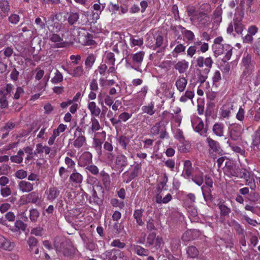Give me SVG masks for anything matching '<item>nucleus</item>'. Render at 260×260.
Masks as SVG:
<instances>
[{
  "label": "nucleus",
  "mask_w": 260,
  "mask_h": 260,
  "mask_svg": "<svg viewBox=\"0 0 260 260\" xmlns=\"http://www.w3.org/2000/svg\"><path fill=\"white\" fill-rule=\"evenodd\" d=\"M148 90V87L147 85L143 86L140 91L134 95V100L136 102L142 104L146 98Z\"/></svg>",
  "instance_id": "nucleus-20"
},
{
  "label": "nucleus",
  "mask_w": 260,
  "mask_h": 260,
  "mask_svg": "<svg viewBox=\"0 0 260 260\" xmlns=\"http://www.w3.org/2000/svg\"><path fill=\"white\" fill-rule=\"evenodd\" d=\"M253 175L251 171L245 169V172L242 174L241 177L245 180L246 185H249L251 189H254L256 187Z\"/></svg>",
  "instance_id": "nucleus-16"
},
{
  "label": "nucleus",
  "mask_w": 260,
  "mask_h": 260,
  "mask_svg": "<svg viewBox=\"0 0 260 260\" xmlns=\"http://www.w3.org/2000/svg\"><path fill=\"white\" fill-rule=\"evenodd\" d=\"M206 143L209 147V152L210 154L215 155L216 153L219 152L220 147L219 143L212 139V138L208 137L206 139Z\"/></svg>",
  "instance_id": "nucleus-17"
},
{
  "label": "nucleus",
  "mask_w": 260,
  "mask_h": 260,
  "mask_svg": "<svg viewBox=\"0 0 260 260\" xmlns=\"http://www.w3.org/2000/svg\"><path fill=\"white\" fill-rule=\"evenodd\" d=\"M86 144V138L83 135H80L74 141V146L79 149L83 147Z\"/></svg>",
  "instance_id": "nucleus-37"
},
{
  "label": "nucleus",
  "mask_w": 260,
  "mask_h": 260,
  "mask_svg": "<svg viewBox=\"0 0 260 260\" xmlns=\"http://www.w3.org/2000/svg\"><path fill=\"white\" fill-rule=\"evenodd\" d=\"M18 188L23 193L29 192L34 189V184L26 180H21L18 183Z\"/></svg>",
  "instance_id": "nucleus-22"
},
{
  "label": "nucleus",
  "mask_w": 260,
  "mask_h": 260,
  "mask_svg": "<svg viewBox=\"0 0 260 260\" xmlns=\"http://www.w3.org/2000/svg\"><path fill=\"white\" fill-rule=\"evenodd\" d=\"M8 2L6 0L0 1V17H5L9 10Z\"/></svg>",
  "instance_id": "nucleus-34"
},
{
  "label": "nucleus",
  "mask_w": 260,
  "mask_h": 260,
  "mask_svg": "<svg viewBox=\"0 0 260 260\" xmlns=\"http://www.w3.org/2000/svg\"><path fill=\"white\" fill-rule=\"evenodd\" d=\"M229 128L230 129V137L234 141L239 140L244 132V128L240 124H232Z\"/></svg>",
  "instance_id": "nucleus-10"
},
{
  "label": "nucleus",
  "mask_w": 260,
  "mask_h": 260,
  "mask_svg": "<svg viewBox=\"0 0 260 260\" xmlns=\"http://www.w3.org/2000/svg\"><path fill=\"white\" fill-rule=\"evenodd\" d=\"M100 175L105 188H109L111 184V179L109 174L104 171H102L100 172Z\"/></svg>",
  "instance_id": "nucleus-39"
},
{
  "label": "nucleus",
  "mask_w": 260,
  "mask_h": 260,
  "mask_svg": "<svg viewBox=\"0 0 260 260\" xmlns=\"http://www.w3.org/2000/svg\"><path fill=\"white\" fill-rule=\"evenodd\" d=\"M246 169H240L237 165L229 162L226 164L224 169V174L229 177H236L241 178L242 174Z\"/></svg>",
  "instance_id": "nucleus-6"
},
{
  "label": "nucleus",
  "mask_w": 260,
  "mask_h": 260,
  "mask_svg": "<svg viewBox=\"0 0 260 260\" xmlns=\"http://www.w3.org/2000/svg\"><path fill=\"white\" fill-rule=\"evenodd\" d=\"M51 151V148L46 145H43L42 143H39L36 145L35 153L42 154L45 153L46 155L49 154Z\"/></svg>",
  "instance_id": "nucleus-33"
},
{
  "label": "nucleus",
  "mask_w": 260,
  "mask_h": 260,
  "mask_svg": "<svg viewBox=\"0 0 260 260\" xmlns=\"http://www.w3.org/2000/svg\"><path fill=\"white\" fill-rule=\"evenodd\" d=\"M85 171L87 173L89 172L93 175H97L99 173L98 168L94 165H88L85 168Z\"/></svg>",
  "instance_id": "nucleus-52"
},
{
  "label": "nucleus",
  "mask_w": 260,
  "mask_h": 260,
  "mask_svg": "<svg viewBox=\"0 0 260 260\" xmlns=\"http://www.w3.org/2000/svg\"><path fill=\"white\" fill-rule=\"evenodd\" d=\"M135 257L132 253L126 254L123 251L116 248L107 250L100 255L102 260H134Z\"/></svg>",
  "instance_id": "nucleus-2"
},
{
  "label": "nucleus",
  "mask_w": 260,
  "mask_h": 260,
  "mask_svg": "<svg viewBox=\"0 0 260 260\" xmlns=\"http://www.w3.org/2000/svg\"><path fill=\"white\" fill-rule=\"evenodd\" d=\"M213 61L211 57L204 58L203 56H198L196 59V67L201 68L206 72H210L212 67Z\"/></svg>",
  "instance_id": "nucleus-8"
},
{
  "label": "nucleus",
  "mask_w": 260,
  "mask_h": 260,
  "mask_svg": "<svg viewBox=\"0 0 260 260\" xmlns=\"http://www.w3.org/2000/svg\"><path fill=\"white\" fill-rule=\"evenodd\" d=\"M79 16L77 13H70L68 17V22L71 25L75 24L79 19Z\"/></svg>",
  "instance_id": "nucleus-53"
},
{
  "label": "nucleus",
  "mask_w": 260,
  "mask_h": 260,
  "mask_svg": "<svg viewBox=\"0 0 260 260\" xmlns=\"http://www.w3.org/2000/svg\"><path fill=\"white\" fill-rule=\"evenodd\" d=\"M64 163L67 165L68 169H73V170L75 169V162L69 156H67L65 157Z\"/></svg>",
  "instance_id": "nucleus-61"
},
{
  "label": "nucleus",
  "mask_w": 260,
  "mask_h": 260,
  "mask_svg": "<svg viewBox=\"0 0 260 260\" xmlns=\"http://www.w3.org/2000/svg\"><path fill=\"white\" fill-rule=\"evenodd\" d=\"M118 143L121 147L124 150L127 149V146L129 143V139L124 136H121L118 138Z\"/></svg>",
  "instance_id": "nucleus-50"
},
{
  "label": "nucleus",
  "mask_w": 260,
  "mask_h": 260,
  "mask_svg": "<svg viewBox=\"0 0 260 260\" xmlns=\"http://www.w3.org/2000/svg\"><path fill=\"white\" fill-rule=\"evenodd\" d=\"M63 70L73 77L79 78L83 76L85 73L83 67L81 66H76L73 68L70 67L63 68Z\"/></svg>",
  "instance_id": "nucleus-13"
},
{
  "label": "nucleus",
  "mask_w": 260,
  "mask_h": 260,
  "mask_svg": "<svg viewBox=\"0 0 260 260\" xmlns=\"http://www.w3.org/2000/svg\"><path fill=\"white\" fill-rule=\"evenodd\" d=\"M245 0H241L238 6L235 9V13L234 15L235 16H244V5H245Z\"/></svg>",
  "instance_id": "nucleus-44"
},
{
  "label": "nucleus",
  "mask_w": 260,
  "mask_h": 260,
  "mask_svg": "<svg viewBox=\"0 0 260 260\" xmlns=\"http://www.w3.org/2000/svg\"><path fill=\"white\" fill-rule=\"evenodd\" d=\"M88 109L90 112L91 115L93 117H98L100 115L101 110L96 105L94 102H90L88 104Z\"/></svg>",
  "instance_id": "nucleus-30"
},
{
  "label": "nucleus",
  "mask_w": 260,
  "mask_h": 260,
  "mask_svg": "<svg viewBox=\"0 0 260 260\" xmlns=\"http://www.w3.org/2000/svg\"><path fill=\"white\" fill-rule=\"evenodd\" d=\"M150 132L154 136L160 134L159 137L161 139H164L168 136L166 128L161 121L156 123L151 127Z\"/></svg>",
  "instance_id": "nucleus-9"
},
{
  "label": "nucleus",
  "mask_w": 260,
  "mask_h": 260,
  "mask_svg": "<svg viewBox=\"0 0 260 260\" xmlns=\"http://www.w3.org/2000/svg\"><path fill=\"white\" fill-rule=\"evenodd\" d=\"M61 17L62 13H60L56 15L51 14L47 18L44 17V20L46 22V25H47L48 27H51L53 23L55 22V20L59 21L60 18Z\"/></svg>",
  "instance_id": "nucleus-32"
},
{
  "label": "nucleus",
  "mask_w": 260,
  "mask_h": 260,
  "mask_svg": "<svg viewBox=\"0 0 260 260\" xmlns=\"http://www.w3.org/2000/svg\"><path fill=\"white\" fill-rule=\"evenodd\" d=\"M114 162L116 169L120 172H122L128 165L127 157L122 154H118L116 157Z\"/></svg>",
  "instance_id": "nucleus-15"
},
{
  "label": "nucleus",
  "mask_w": 260,
  "mask_h": 260,
  "mask_svg": "<svg viewBox=\"0 0 260 260\" xmlns=\"http://www.w3.org/2000/svg\"><path fill=\"white\" fill-rule=\"evenodd\" d=\"M187 84V79L183 77H179L176 81L175 85L179 92L184 91Z\"/></svg>",
  "instance_id": "nucleus-31"
},
{
  "label": "nucleus",
  "mask_w": 260,
  "mask_h": 260,
  "mask_svg": "<svg viewBox=\"0 0 260 260\" xmlns=\"http://www.w3.org/2000/svg\"><path fill=\"white\" fill-rule=\"evenodd\" d=\"M23 155L24 152L23 150H19L16 155H13L11 157L10 159L12 162L20 164L22 162Z\"/></svg>",
  "instance_id": "nucleus-45"
},
{
  "label": "nucleus",
  "mask_w": 260,
  "mask_h": 260,
  "mask_svg": "<svg viewBox=\"0 0 260 260\" xmlns=\"http://www.w3.org/2000/svg\"><path fill=\"white\" fill-rule=\"evenodd\" d=\"M244 16H235L233 18V23L236 32L241 35L244 29V26L242 23V20Z\"/></svg>",
  "instance_id": "nucleus-24"
},
{
  "label": "nucleus",
  "mask_w": 260,
  "mask_h": 260,
  "mask_svg": "<svg viewBox=\"0 0 260 260\" xmlns=\"http://www.w3.org/2000/svg\"><path fill=\"white\" fill-rule=\"evenodd\" d=\"M0 193L3 198H6L11 194L12 190L9 186H7L1 188Z\"/></svg>",
  "instance_id": "nucleus-57"
},
{
  "label": "nucleus",
  "mask_w": 260,
  "mask_h": 260,
  "mask_svg": "<svg viewBox=\"0 0 260 260\" xmlns=\"http://www.w3.org/2000/svg\"><path fill=\"white\" fill-rule=\"evenodd\" d=\"M142 110L143 113H146L150 116L153 115L155 112V110L154 109V103L151 102L147 105L142 106Z\"/></svg>",
  "instance_id": "nucleus-35"
},
{
  "label": "nucleus",
  "mask_w": 260,
  "mask_h": 260,
  "mask_svg": "<svg viewBox=\"0 0 260 260\" xmlns=\"http://www.w3.org/2000/svg\"><path fill=\"white\" fill-rule=\"evenodd\" d=\"M92 155L88 151L83 152L79 157L78 165L80 167H85L92 162Z\"/></svg>",
  "instance_id": "nucleus-18"
},
{
  "label": "nucleus",
  "mask_w": 260,
  "mask_h": 260,
  "mask_svg": "<svg viewBox=\"0 0 260 260\" xmlns=\"http://www.w3.org/2000/svg\"><path fill=\"white\" fill-rule=\"evenodd\" d=\"M62 74L58 70H56L54 76L51 79V82L54 84L59 83L63 81Z\"/></svg>",
  "instance_id": "nucleus-49"
},
{
  "label": "nucleus",
  "mask_w": 260,
  "mask_h": 260,
  "mask_svg": "<svg viewBox=\"0 0 260 260\" xmlns=\"http://www.w3.org/2000/svg\"><path fill=\"white\" fill-rule=\"evenodd\" d=\"M60 194V191L58 188L55 186L51 187L46 190L44 193V196L46 200L53 202L56 199Z\"/></svg>",
  "instance_id": "nucleus-14"
},
{
  "label": "nucleus",
  "mask_w": 260,
  "mask_h": 260,
  "mask_svg": "<svg viewBox=\"0 0 260 260\" xmlns=\"http://www.w3.org/2000/svg\"><path fill=\"white\" fill-rule=\"evenodd\" d=\"M225 126L221 122L215 123L212 127V131L216 136L221 137L224 136Z\"/></svg>",
  "instance_id": "nucleus-27"
},
{
  "label": "nucleus",
  "mask_w": 260,
  "mask_h": 260,
  "mask_svg": "<svg viewBox=\"0 0 260 260\" xmlns=\"http://www.w3.org/2000/svg\"><path fill=\"white\" fill-rule=\"evenodd\" d=\"M108 70L107 66L105 63H101L98 68L100 74L103 76H105L107 73H108Z\"/></svg>",
  "instance_id": "nucleus-63"
},
{
  "label": "nucleus",
  "mask_w": 260,
  "mask_h": 260,
  "mask_svg": "<svg viewBox=\"0 0 260 260\" xmlns=\"http://www.w3.org/2000/svg\"><path fill=\"white\" fill-rule=\"evenodd\" d=\"M236 119L240 122L244 120L245 118V110L241 107L239 108V110L236 114Z\"/></svg>",
  "instance_id": "nucleus-64"
},
{
  "label": "nucleus",
  "mask_w": 260,
  "mask_h": 260,
  "mask_svg": "<svg viewBox=\"0 0 260 260\" xmlns=\"http://www.w3.org/2000/svg\"><path fill=\"white\" fill-rule=\"evenodd\" d=\"M115 55L113 53L110 52L105 53L104 62L110 66L108 70V74L116 72V68L115 67Z\"/></svg>",
  "instance_id": "nucleus-11"
},
{
  "label": "nucleus",
  "mask_w": 260,
  "mask_h": 260,
  "mask_svg": "<svg viewBox=\"0 0 260 260\" xmlns=\"http://www.w3.org/2000/svg\"><path fill=\"white\" fill-rule=\"evenodd\" d=\"M175 138L178 139L181 142V145H179L178 146L179 150L182 152H185L188 151V149L186 148V147L184 146L185 144L184 143V141L185 139L182 130L179 128L176 130V132L175 134Z\"/></svg>",
  "instance_id": "nucleus-23"
},
{
  "label": "nucleus",
  "mask_w": 260,
  "mask_h": 260,
  "mask_svg": "<svg viewBox=\"0 0 260 260\" xmlns=\"http://www.w3.org/2000/svg\"><path fill=\"white\" fill-rule=\"evenodd\" d=\"M40 200V197L38 192L36 191L31 192L26 195V201L28 203H36Z\"/></svg>",
  "instance_id": "nucleus-36"
},
{
  "label": "nucleus",
  "mask_w": 260,
  "mask_h": 260,
  "mask_svg": "<svg viewBox=\"0 0 260 260\" xmlns=\"http://www.w3.org/2000/svg\"><path fill=\"white\" fill-rule=\"evenodd\" d=\"M89 202L95 205H100L102 203V200L98 197L95 190L93 188L91 191V196L90 197Z\"/></svg>",
  "instance_id": "nucleus-46"
},
{
  "label": "nucleus",
  "mask_w": 260,
  "mask_h": 260,
  "mask_svg": "<svg viewBox=\"0 0 260 260\" xmlns=\"http://www.w3.org/2000/svg\"><path fill=\"white\" fill-rule=\"evenodd\" d=\"M129 248L136 253L138 255L140 256H147L149 254V250L146 249L140 245L135 244L130 245Z\"/></svg>",
  "instance_id": "nucleus-21"
},
{
  "label": "nucleus",
  "mask_w": 260,
  "mask_h": 260,
  "mask_svg": "<svg viewBox=\"0 0 260 260\" xmlns=\"http://www.w3.org/2000/svg\"><path fill=\"white\" fill-rule=\"evenodd\" d=\"M102 141L98 138H94L93 141V145L95 149L98 151V153H102Z\"/></svg>",
  "instance_id": "nucleus-56"
},
{
  "label": "nucleus",
  "mask_w": 260,
  "mask_h": 260,
  "mask_svg": "<svg viewBox=\"0 0 260 260\" xmlns=\"http://www.w3.org/2000/svg\"><path fill=\"white\" fill-rule=\"evenodd\" d=\"M59 175L61 179L63 181H65L68 177V170L63 167H60L59 168L58 170Z\"/></svg>",
  "instance_id": "nucleus-62"
},
{
  "label": "nucleus",
  "mask_w": 260,
  "mask_h": 260,
  "mask_svg": "<svg viewBox=\"0 0 260 260\" xmlns=\"http://www.w3.org/2000/svg\"><path fill=\"white\" fill-rule=\"evenodd\" d=\"M153 41H152V40L151 41H152V43H153V42H155L154 45H155V47H159L162 45L164 41V38L161 36L159 35H156L153 37Z\"/></svg>",
  "instance_id": "nucleus-59"
},
{
  "label": "nucleus",
  "mask_w": 260,
  "mask_h": 260,
  "mask_svg": "<svg viewBox=\"0 0 260 260\" xmlns=\"http://www.w3.org/2000/svg\"><path fill=\"white\" fill-rule=\"evenodd\" d=\"M96 60V56L93 54L88 55L85 61V65L86 69H90L93 66Z\"/></svg>",
  "instance_id": "nucleus-43"
},
{
  "label": "nucleus",
  "mask_w": 260,
  "mask_h": 260,
  "mask_svg": "<svg viewBox=\"0 0 260 260\" xmlns=\"http://www.w3.org/2000/svg\"><path fill=\"white\" fill-rule=\"evenodd\" d=\"M193 170L191 162L189 160H185L183 163L182 175L186 178H189L192 176Z\"/></svg>",
  "instance_id": "nucleus-26"
},
{
  "label": "nucleus",
  "mask_w": 260,
  "mask_h": 260,
  "mask_svg": "<svg viewBox=\"0 0 260 260\" xmlns=\"http://www.w3.org/2000/svg\"><path fill=\"white\" fill-rule=\"evenodd\" d=\"M200 233L197 230H190L186 231L182 236V239L184 241H189L194 240L197 237L199 236Z\"/></svg>",
  "instance_id": "nucleus-25"
},
{
  "label": "nucleus",
  "mask_w": 260,
  "mask_h": 260,
  "mask_svg": "<svg viewBox=\"0 0 260 260\" xmlns=\"http://www.w3.org/2000/svg\"><path fill=\"white\" fill-rule=\"evenodd\" d=\"M191 125L194 131L201 136H207L208 128L205 125L203 121L198 116H193L191 119Z\"/></svg>",
  "instance_id": "nucleus-5"
},
{
  "label": "nucleus",
  "mask_w": 260,
  "mask_h": 260,
  "mask_svg": "<svg viewBox=\"0 0 260 260\" xmlns=\"http://www.w3.org/2000/svg\"><path fill=\"white\" fill-rule=\"evenodd\" d=\"M186 253L188 256L191 258L197 257L199 255V250L193 246H190L187 247Z\"/></svg>",
  "instance_id": "nucleus-47"
},
{
  "label": "nucleus",
  "mask_w": 260,
  "mask_h": 260,
  "mask_svg": "<svg viewBox=\"0 0 260 260\" xmlns=\"http://www.w3.org/2000/svg\"><path fill=\"white\" fill-rule=\"evenodd\" d=\"M145 53L143 51H139L137 53L131 54L129 61H126L127 68L133 69L135 70L142 73L141 68L143 60Z\"/></svg>",
  "instance_id": "nucleus-3"
},
{
  "label": "nucleus",
  "mask_w": 260,
  "mask_h": 260,
  "mask_svg": "<svg viewBox=\"0 0 260 260\" xmlns=\"http://www.w3.org/2000/svg\"><path fill=\"white\" fill-rule=\"evenodd\" d=\"M83 179V176L74 169L70 176V181L74 184H80L82 182Z\"/></svg>",
  "instance_id": "nucleus-29"
},
{
  "label": "nucleus",
  "mask_w": 260,
  "mask_h": 260,
  "mask_svg": "<svg viewBox=\"0 0 260 260\" xmlns=\"http://www.w3.org/2000/svg\"><path fill=\"white\" fill-rule=\"evenodd\" d=\"M91 125L90 128L92 132L99 131L101 128V126L98 120L95 117H92L90 122Z\"/></svg>",
  "instance_id": "nucleus-48"
},
{
  "label": "nucleus",
  "mask_w": 260,
  "mask_h": 260,
  "mask_svg": "<svg viewBox=\"0 0 260 260\" xmlns=\"http://www.w3.org/2000/svg\"><path fill=\"white\" fill-rule=\"evenodd\" d=\"M218 208L220 210V215L222 216H228L231 212V210L224 204H219Z\"/></svg>",
  "instance_id": "nucleus-51"
},
{
  "label": "nucleus",
  "mask_w": 260,
  "mask_h": 260,
  "mask_svg": "<svg viewBox=\"0 0 260 260\" xmlns=\"http://www.w3.org/2000/svg\"><path fill=\"white\" fill-rule=\"evenodd\" d=\"M38 241L36 238L34 237H30L28 238L27 243L28 244L29 250L32 251L34 247L37 246Z\"/></svg>",
  "instance_id": "nucleus-58"
},
{
  "label": "nucleus",
  "mask_w": 260,
  "mask_h": 260,
  "mask_svg": "<svg viewBox=\"0 0 260 260\" xmlns=\"http://www.w3.org/2000/svg\"><path fill=\"white\" fill-rule=\"evenodd\" d=\"M242 63L244 67L243 75L246 78L250 76L254 71L255 62L251 60V55L247 54L246 56L243 57Z\"/></svg>",
  "instance_id": "nucleus-7"
},
{
  "label": "nucleus",
  "mask_w": 260,
  "mask_h": 260,
  "mask_svg": "<svg viewBox=\"0 0 260 260\" xmlns=\"http://www.w3.org/2000/svg\"><path fill=\"white\" fill-rule=\"evenodd\" d=\"M49 39L51 42L55 43L57 47H61L60 45L62 43L63 39L59 35L54 33L51 34L49 35Z\"/></svg>",
  "instance_id": "nucleus-42"
},
{
  "label": "nucleus",
  "mask_w": 260,
  "mask_h": 260,
  "mask_svg": "<svg viewBox=\"0 0 260 260\" xmlns=\"http://www.w3.org/2000/svg\"><path fill=\"white\" fill-rule=\"evenodd\" d=\"M39 215L40 213L39 211L36 209H32L29 211V218L32 222L37 221Z\"/></svg>",
  "instance_id": "nucleus-55"
},
{
  "label": "nucleus",
  "mask_w": 260,
  "mask_h": 260,
  "mask_svg": "<svg viewBox=\"0 0 260 260\" xmlns=\"http://www.w3.org/2000/svg\"><path fill=\"white\" fill-rule=\"evenodd\" d=\"M156 238V234L155 233H150L148 234L146 239V243L148 246L153 245Z\"/></svg>",
  "instance_id": "nucleus-60"
},
{
  "label": "nucleus",
  "mask_w": 260,
  "mask_h": 260,
  "mask_svg": "<svg viewBox=\"0 0 260 260\" xmlns=\"http://www.w3.org/2000/svg\"><path fill=\"white\" fill-rule=\"evenodd\" d=\"M144 210L143 209H137L135 210L133 216L137 224L140 226L144 225V222L142 220L143 213Z\"/></svg>",
  "instance_id": "nucleus-38"
},
{
  "label": "nucleus",
  "mask_w": 260,
  "mask_h": 260,
  "mask_svg": "<svg viewBox=\"0 0 260 260\" xmlns=\"http://www.w3.org/2000/svg\"><path fill=\"white\" fill-rule=\"evenodd\" d=\"M234 105L233 103L228 102L221 106L219 110V116L223 119H229L233 110Z\"/></svg>",
  "instance_id": "nucleus-12"
},
{
  "label": "nucleus",
  "mask_w": 260,
  "mask_h": 260,
  "mask_svg": "<svg viewBox=\"0 0 260 260\" xmlns=\"http://www.w3.org/2000/svg\"><path fill=\"white\" fill-rule=\"evenodd\" d=\"M194 96V92L192 90H187L179 99V101L185 103L188 100H191Z\"/></svg>",
  "instance_id": "nucleus-40"
},
{
  "label": "nucleus",
  "mask_w": 260,
  "mask_h": 260,
  "mask_svg": "<svg viewBox=\"0 0 260 260\" xmlns=\"http://www.w3.org/2000/svg\"><path fill=\"white\" fill-rule=\"evenodd\" d=\"M213 51L215 57L224 55L223 60L224 61L230 60L232 55L233 47L227 44L212 46Z\"/></svg>",
  "instance_id": "nucleus-4"
},
{
  "label": "nucleus",
  "mask_w": 260,
  "mask_h": 260,
  "mask_svg": "<svg viewBox=\"0 0 260 260\" xmlns=\"http://www.w3.org/2000/svg\"><path fill=\"white\" fill-rule=\"evenodd\" d=\"M15 246V244L14 242L0 235V248L10 251H12Z\"/></svg>",
  "instance_id": "nucleus-19"
},
{
  "label": "nucleus",
  "mask_w": 260,
  "mask_h": 260,
  "mask_svg": "<svg viewBox=\"0 0 260 260\" xmlns=\"http://www.w3.org/2000/svg\"><path fill=\"white\" fill-rule=\"evenodd\" d=\"M50 78V74L46 75L45 77V78L39 83L38 85V88L39 90L44 91L45 90V87L47 85L48 81Z\"/></svg>",
  "instance_id": "nucleus-54"
},
{
  "label": "nucleus",
  "mask_w": 260,
  "mask_h": 260,
  "mask_svg": "<svg viewBox=\"0 0 260 260\" xmlns=\"http://www.w3.org/2000/svg\"><path fill=\"white\" fill-rule=\"evenodd\" d=\"M188 66V62L185 59H183L176 62L174 67L180 74H182L187 71Z\"/></svg>",
  "instance_id": "nucleus-28"
},
{
  "label": "nucleus",
  "mask_w": 260,
  "mask_h": 260,
  "mask_svg": "<svg viewBox=\"0 0 260 260\" xmlns=\"http://www.w3.org/2000/svg\"><path fill=\"white\" fill-rule=\"evenodd\" d=\"M191 180L198 186H201L204 182V175L202 172H199L191 176Z\"/></svg>",
  "instance_id": "nucleus-41"
},
{
  "label": "nucleus",
  "mask_w": 260,
  "mask_h": 260,
  "mask_svg": "<svg viewBox=\"0 0 260 260\" xmlns=\"http://www.w3.org/2000/svg\"><path fill=\"white\" fill-rule=\"evenodd\" d=\"M210 11L211 8L208 4H203L198 9L193 7H188L187 9L190 20L200 27H207L210 24L211 20L209 15Z\"/></svg>",
  "instance_id": "nucleus-1"
}]
</instances>
